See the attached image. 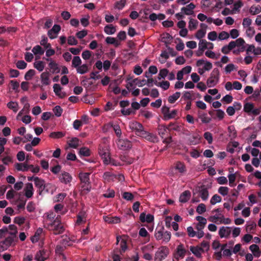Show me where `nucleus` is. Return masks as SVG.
I'll return each instance as SVG.
<instances>
[{
    "instance_id": "nucleus-1",
    "label": "nucleus",
    "mask_w": 261,
    "mask_h": 261,
    "mask_svg": "<svg viewBox=\"0 0 261 261\" xmlns=\"http://www.w3.org/2000/svg\"><path fill=\"white\" fill-rule=\"evenodd\" d=\"M34 184L35 187L38 189L37 193L39 195H41L45 192L48 193L49 192L48 189L51 187L50 184H45L44 180L38 177L34 178Z\"/></svg>"
},
{
    "instance_id": "nucleus-2",
    "label": "nucleus",
    "mask_w": 261,
    "mask_h": 261,
    "mask_svg": "<svg viewBox=\"0 0 261 261\" xmlns=\"http://www.w3.org/2000/svg\"><path fill=\"white\" fill-rule=\"evenodd\" d=\"M164 227H161L159 228H157L154 234L155 238L157 240H163L165 243L168 242L171 239V234L169 231H164Z\"/></svg>"
},
{
    "instance_id": "nucleus-3",
    "label": "nucleus",
    "mask_w": 261,
    "mask_h": 261,
    "mask_svg": "<svg viewBox=\"0 0 261 261\" xmlns=\"http://www.w3.org/2000/svg\"><path fill=\"white\" fill-rule=\"evenodd\" d=\"M17 241L18 238H14L11 236L7 237L0 242V252L7 250L11 246H14Z\"/></svg>"
},
{
    "instance_id": "nucleus-4",
    "label": "nucleus",
    "mask_w": 261,
    "mask_h": 261,
    "mask_svg": "<svg viewBox=\"0 0 261 261\" xmlns=\"http://www.w3.org/2000/svg\"><path fill=\"white\" fill-rule=\"evenodd\" d=\"M220 77V72L218 68L213 69L211 73L210 77L207 80V85L208 87L215 86L219 82Z\"/></svg>"
},
{
    "instance_id": "nucleus-5",
    "label": "nucleus",
    "mask_w": 261,
    "mask_h": 261,
    "mask_svg": "<svg viewBox=\"0 0 261 261\" xmlns=\"http://www.w3.org/2000/svg\"><path fill=\"white\" fill-rule=\"evenodd\" d=\"M98 153L103 160V162L106 165L110 163V153L107 147L105 145H100L98 147Z\"/></svg>"
},
{
    "instance_id": "nucleus-6",
    "label": "nucleus",
    "mask_w": 261,
    "mask_h": 261,
    "mask_svg": "<svg viewBox=\"0 0 261 261\" xmlns=\"http://www.w3.org/2000/svg\"><path fill=\"white\" fill-rule=\"evenodd\" d=\"M47 228L49 231H53L55 235L61 234L65 230V228L62 223H50L48 224Z\"/></svg>"
},
{
    "instance_id": "nucleus-7",
    "label": "nucleus",
    "mask_w": 261,
    "mask_h": 261,
    "mask_svg": "<svg viewBox=\"0 0 261 261\" xmlns=\"http://www.w3.org/2000/svg\"><path fill=\"white\" fill-rule=\"evenodd\" d=\"M244 111L248 115L252 114L254 116L258 115L260 113V108H254L252 103L246 102L244 106Z\"/></svg>"
},
{
    "instance_id": "nucleus-8",
    "label": "nucleus",
    "mask_w": 261,
    "mask_h": 261,
    "mask_svg": "<svg viewBox=\"0 0 261 261\" xmlns=\"http://www.w3.org/2000/svg\"><path fill=\"white\" fill-rule=\"evenodd\" d=\"M169 252L168 248L165 246L161 247L160 250L155 254L154 261H162L167 257Z\"/></svg>"
},
{
    "instance_id": "nucleus-9",
    "label": "nucleus",
    "mask_w": 261,
    "mask_h": 261,
    "mask_svg": "<svg viewBox=\"0 0 261 261\" xmlns=\"http://www.w3.org/2000/svg\"><path fill=\"white\" fill-rule=\"evenodd\" d=\"M130 128L136 132V135L140 136L145 130L142 124L137 121L133 122L129 124Z\"/></svg>"
},
{
    "instance_id": "nucleus-10",
    "label": "nucleus",
    "mask_w": 261,
    "mask_h": 261,
    "mask_svg": "<svg viewBox=\"0 0 261 261\" xmlns=\"http://www.w3.org/2000/svg\"><path fill=\"white\" fill-rule=\"evenodd\" d=\"M117 144L118 147L123 150H128L132 147V142L127 139H119Z\"/></svg>"
},
{
    "instance_id": "nucleus-11",
    "label": "nucleus",
    "mask_w": 261,
    "mask_h": 261,
    "mask_svg": "<svg viewBox=\"0 0 261 261\" xmlns=\"http://www.w3.org/2000/svg\"><path fill=\"white\" fill-rule=\"evenodd\" d=\"M140 137H141L145 139L146 140L152 143H156L159 141L158 138L155 135L150 133L146 130H144Z\"/></svg>"
},
{
    "instance_id": "nucleus-12",
    "label": "nucleus",
    "mask_w": 261,
    "mask_h": 261,
    "mask_svg": "<svg viewBox=\"0 0 261 261\" xmlns=\"http://www.w3.org/2000/svg\"><path fill=\"white\" fill-rule=\"evenodd\" d=\"M111 127L113 128L116 136L118 137H120L121 135V130L118 125L114 124L113 123L110 122L104 125L103 128L107 131L109 128Z\"/></svg>"
},
{
    "instance_id": "nucleus-13",
    "label": "nucleus",
    "mask_w": 261,
    "mask_h": 261,
    "mask_svg": "<svg viewBox=\"0 0 261 261\" xmlns=\"http://www.w3.org/2000/svg\"><path fill=\"white\" fill-rule=\"evenodd\" d=\"M60 25L58 24H55L52 29L48 31L47 35L50 39H55L57 37V34L60 31Z\"/></svg>"
},
{
    "instance_id": "nucleus-14",
    "label": "nucleus",
    "mask_w": 261,
    "mask_h": 261,
    "mask_svg": "<svg viewBox=\"0 0 261 261\" xmlns=\"http://www.w3.org/2000/svg\"><path fill=\"white\" fill-rule=\"evenodd\" d=\"M231 228L230 227H221L219 230V234L221 238H228L231 232Z\"/></svg>"
},
{
    "instance_id": "nucleus-15",
    "label": "nucleus",
    "mask_w": 261,
    "mask_h": 261,
    "mask_svg": "<svg viewBox=\"0 0 261 261\" xmlns=\"http://www.w3.org/2000/svg\"><path fill=\"white\" fill-rule=\"evenodd\" d=\"M60 181L65 184H67L71 182L72 176L68 172L64 171L59 177Z\"/></svg>"
},
{
    "instance_id": "nucleus-16",
    "label": "nucleus",
    "mask_w": 261,
    "mask_h": 261,
    "mask_svg": "<svg viewBox=\"0 0 261 261\" xmlns=\"http://www.w3.org/2000/svg\"><path fill=\"white\" fill-rule=\"evenodd\" d=\"M48 256L47 252L44 249L40 250L35 255V259L37 261H44Z\"/></svg>"
},
{
    "instance_id": "nucleus-17",
    "label": "nucleus",
    "mask_w": 261,
    "mask_h": 261,
    "mask_svg": "<svg viewBox=\"0 0 261 261\" xmlns=\"http://www.w3.org/2000/svg\"><path fill=\"white\" fill-rule=\"evenodd\" d=\"M24 190L25 192V196L28 198H30L33 196L34 194V189L33 184L32 183H27L25 185V187Z\"/></svg>"
},
{
    "instance_id": "nucleus-18",
    "label": "nucleus",
    "mask_w": 261,
    "mask_h": 261,
    "mask_svg": "<svg viewBox=\"0 0 261 261\" xmlns=\"http://www.w3.org/2000/svg\"><path fill=\"white\" fill-rule=\"evenodd\" d=\"M140 220L141 222L144 223L147 222V223H151L154 220V216L151 214H147V215L145 213H142L140 215Z\"/></svg>"
},
{
    "instance_id": "nucleus-19",
    "label": "nucleus",
    "mask_w": 261,
    "mask_h": 261,
    "mask_svg": "<svg viewBox=\"0 0 261 261\" xmlns=\"http://www.w3.org/2000/svg\"><path fill=\"white\" fill-rule=\"evenodd\" d=\"M195 8V5L191 3L188 5L186 7H182L181 9V12H183L186 15H190L193 14V10Z\"/></svg>"
},
{
    "instance_id": "nucleus-20",
    "label": "nucleus",
    "mask_w": 261,
    "mask_h": 261,
    "mask_svg": "<svg viewBox=\"0 0 261 261\" xmlns=\"http://www.w3.org/2000/svg\"><path fill=\"white\" fill-rule=\"evenodd\" d=\"M198 192L200 194V197L203 200L207 199L208 197V192L204 186L198 187Z\"/></svg>"
},
{
    "instance_id": "nucleus-21",
    "label": "nucleus",
    "mask_w": 261,
    "mask_h": 261,
    "mask_svg": "<svg viewBox=\"0 0 261 261\" xmlns=\"http://www.w3.org/2000/svg\"><path fill=\"white\" fill-rule=\"evenodd\" d=\"M90 174L88 172L80 173L79 174V178L82 184H90Z\"/></svg>"
},
{
    "instance_id": "nucleus-22",
    "label": "nucleus",
    "mask_w": 261,
    "mask_h": 261,
    "mask_svg": "<svg viewBox=\"0 0 261 261\" xmlns=\"http://www.w3.org/2000/svg\"><path fill=\"white\" fill-rule=\"evenodd\" d=\"M105 222L110 224H117L120 222V218L118 217L103 216Z\"/></svg>"
},
{
    "instance_id": "nucleus-23",
    "label": "nucleus",
    "mask_w": 261,
    "mask_h": 261,
    "mask_svg": "<svg viewBox=\"0 0 261 261\" xmlns=\"http://www.w3.org/2000/svg\"><path fill=\"white\" fill-rule=\"evenodd\" d=\"M191 192L188 191H184L180 195L179 198V200L181 203L187 202L190 198Z\"/></svg>"
},
{
    "instance_id": "nucleus-24",
    "label": "nucleus",
    "mask_w": 261,
    "mask_h": 261,
    "mask_svg": "<svg viewBox=\"0 0 261 261\" xmlns=\"http://www.w3.org/2000/svg\"><path fill=\"white\" fill-rule=\"evenodd\" d=\"M49 73L48 71H45L41 73L40 78L42 83L44 85H48L50 84L49 80Z\"/></svg>"
},
{
    "instance_id": "nucleus-25",
    "label": "nucleus",
    "mask_w": 261,
    "mask_h": 261,
    "mask_svg": "<svg viewBox=\"0 0 261 261\" xmlns=\"http://www.w3.org/2000/svg\"><path fill=\"white\" fill-rule=\"evenodd\" d=\"M249 249L253 253L255 257H258L261 254V251L259 247L256 244H252L250 246Z\"/></svg>"
},
{
    "instance_id": "nucleus-26",
    "label": "nucleus",
    "mask_w": 261,
    "mask_h": 261,
    "mask_svg": "<svg viewBox=\"0 0 261 261\" xmlns=\"http://www.w3.org/2000/svg\"><path fill=\"white\" fill-rule=\"evenodd\" d=\"M198 118L201 119L203 123H208L212 120L211 118L207 117L206 113L200 112L198 113Z\"/></svg>"
},
{
    "instance_id": "nucleus-27",
    "label": "nucleus",
    "mask_w": 261,
    "mask_h": 261,
    "mask_svg": "<svg viewBox=\"0 0 261 261\" xmlns=\"http://www.w3.org/2000/svg\"><path fill=\"white\" fill-rule=\"evenodd\" d=\"M48 66L52 70L53 73H59L60 69L58 64L54 61H51L48 64Z\"/></svg>"
},
{
    "instance_id": "nucleus-28",
    "label": "nucleus",
    "mask_w": 261,
    "mask_h": 261,
    "mask_svg": "<svg viewBox=\"0 0 261 261\" xmlns=\"http://www.w3.org/2000/svg\"><path fill=\"white\" fill-rule=\"evenodd\" d=\"M176 170H178V172L181 174L184 173L186 171V167L184 163L181 162H177L175 166Z\"/></svg>"
},
{
    "instance_id": "nucleus-29",
    "label": "nucleus",
    "mask_w": 261,
    "mask_h": 261,
    "mask_svg": "<svg viewBox=\"0 0 261 261\" xmlns=\"http://www.w3.org/2000/svg\"><path fill=\"white\" fill-rule=\"evenodd\" d=\"M104 31L108 35H112L116 32V29L112 24H108L105 27Z\"/></svg>"
},
{
    "instance_id": "nucleus-30",
    "label": "nucleus",
    "mask_w": 261,
    "mask_h": 261,
    "mask_svg": "<svg viewBox=\"0 0 261 261\" xmlns=\"http://www.w3.org/2000/svg\"><path fill=\"white\" fill-rule=\"evenodd\" d=\"M29 165L26 163H16L15 168L18 171H28L29 170Z\"/></svg>"
},
{
    "instance_id": "nucleus-31",
    "label": "nucleus",
    "mask_w": 261,
    "mask_h": 261,
    "mask_svg": "<svg viewBox=\"0 0 261 261\" xmlns=\"http://www.w3.org/2000/svg\"><path fill=\"white\" fill-rule=\"evenodd\" d=\"M176 255L179 257L183 258L186 252V250L184 248L183 245H179L176 249Z\"/></svg>"
},
{
    "instance_id": "nucleus-32",
    "label": "nucleus",
    "mask_w": 261,
    "mask_h": 261,
    "mask_svg": "<svg viewBox=\"0 0 261 261\" xmlns=\"http://www.w3.org/2000/svg\"><path fill=\"white\" fill-rule=\"evenodd\" d=\"M62 240L61 241V244L64 246H70L72 245V240L67 236H63L62 237Z\"/></svg>"
},
{
    "instance_id": "nucleus-33",
    "label": "nucleus",
    "mask_w": 261,
    "mask_h": 261,
    "mask_svg": "<svg viewBox=\"0 0 261 261\" xmlns=\"http://www.w3.org/2000/svg\"><path fill=\"white\" fill-rule=\"evenodd\" d=\"M7 107L13 110L14 113H16L18 110V103L16 101H11L7 103Z\"/></svg>"
},
{
    "instance_id": "nucleus-34",
    "label": "nucleus",
    "mask_w": 261,
    "mask_h": 261,
    "mask_svg": "<svg viewBox=\"0 0 261 261\" xmlns=\"http://www.w3.org/2000/svg\"><path fill=\"white\" fill-rule=\"evenodd\" d=\"M91 189V186L90 184H83L81 190V194L82 195H86L90 191Z\"/></svg>"
},
{
    "instance_id": "nucleus-35",
    "label": "nucleus",
    "mask_w": 261,
    "mask_h": 261,
    "mask_svg": "<svg viewBox=\"0 0 261 261\" xmlns=\"http://www.w3.org/2000/svg\"><path fill=\"white\" fill-rule=\"evenodd\" d=\"M9 228L11 230L9 232L10 235V236L14 238H17L16 236V234L17 233V227L14 224H11L9 226Z\"/></svg>"
},
{
    "instance_id": "nucleus-36",
    "label": "nucleus",
    "mask_w": 261,
    "mask_h": 261,
    "mask_svg": "<svg viewBox=\"0 0 261 261\" xmlns=\"http://www.w3.org/2000/svg\"><path fill=\"white\" fill-rule=\"evenodd\" d=\"M32 51L35 55H42L44 53V50L39 45L35 46Z\"/></svg>"
},
{
    "instance_id": "nucleus-37",
    "label": "nucleus",
    "mask_w": 261,
    "mask_h": 261,
    "mask_svg": "<svg viewBox=\"0 0 261 261\" xmlns=\"http://www.w3.org/2000/svg\"><path fill=\"white\" fill-rule=\"evenodd\" d=\"M233 43H229V44L227 45H224L221 49V51L224 54H228L230 50H231L234 48L233 47Z\"/></svg>"
},
{
    "instance_id": "nucleus-38",
    "label": "nucleus",
    "mask_w": 261,
    "mask_h": 261,
    "mask_svg": "<svg viewBox=\"0 0 261 261\" xmlns=\"http://www.w3.org/2000/svg\"><path fill=\"white\" fill-rule=\"evenodd\" d=\"M154 84L158 87H162L165 90H167L170 86V83L167 81H163L161 83H158L155 81Z\"/></svg>"
},
{
    "instance_id": "nucleus-39",
    "label": "nucleus",
    "mask_w": 261,
    "mask_h": 261,
    "mask_svg": "<svg viewBox=\"0 0 261 261\" xmlns=\"http://www.w3.org/2000/svg\"><path fill=\"white\" fill-rule=\"evenodd\" d=\"M180 96V93L179 92H176L174 93L173 95L170 96L168 97V100L169 103H173L175 102V101L179 98Z\"/></svg>"
},
{
    "instance_id": "nucleus-40",
    "label": "nucleus",
    "mask_w": 261,
    "mask_h": 261,
    "mask_svg": "<svg viewBox=\"0 0 261 261\" xmlns=\"http://www.w3.org/2000/svg\"><path fill=\"white\" fill-rule=\"evenodd\" d=\"M249 12L253 15H256L261 12V7L259 5L252 6L250 8Z\"/></svg>"
},
{
    "instance_id": "nucleus-41",
    "label": "nucleus",
    "mask_w": 261,
    "mask_h": 261,
    "mask_svg": "<svg viewBox=\"0 0 261 261\" xmlns=\"http://www.w3.org/2000/svg\"><path fill=\"white\" fill-rule=\"evenodd\" d=\"M190 251L197 257H200L201 256L200 252L201 250L199 247L191 246Z\"/></svg>"
},
{
    "instance_id": "nucleus-42",
    "label": "nucleus",
    "mask_w": 261,
    "mask_h": 261,
    "mask_svg": "<svg viewBox=\"0 0 261 261\" xmlns=\"http://www.w3.org/2000/svg\"><path fill=\"white\" fill-rule=\"evenodd\" d=\"M82 64V60L79 56H74L72 61V66L77 68Z\"/></svg>"
},
{
    "instance_id": "nucleus-43",
    "label": "nucleus",
    "mask_w": 261,
    "mask_h": 261,
    "mask_svg": "<svg viewBox=\"0 0 261 261\" xmlns=\"http://www.w3.org/2000/svg\"><path fill=\"white\" fill-rule=\"evenodd\" d=\"M230 43H233V47L234 48L236 46L239 47L245 44V40L242 38H239L235 41H231Z\"/></svg>"
},
{
    "instance_id": "nucleus-44",
    "label": "nucleus",
    "mask_w": 261,
    "mask_h": 261,
    "mask_svg": "<svg viewBox=\"0 0 261 261\" xmlns=\"http://www.w3.org/2000/svg\"><path fill=\"white\" fill-rule=\"evenodd\" d=\"M198 21L196 19L191 18L189 22V29L190 31H192L197 28Z\"/></svg>"
},
{
    "instance_id": "nucleus-45",
    "label": "nucleus",
    "mask_w": 261,
    "mask_h": 261,
    "mask_svg": "<svg viewBox=\"0 0 261 261\" xmlns=\"http://www.w3.org/2000/svg\"><path fill=\"white\" fill-rule=\"evenodd\" d=\"M77 72L80 74H84L88 71V67L87 64H83L81 66H79L76 68Z\"/></svg>"
},
{
    "instance_id": "nucleus-46",
    "label": "nucleus",
    "mask_w": 261,
    "mask_h": 261,
    "mask_svg": "<svg viewBox=\"0 0 261 261\" xmlns=\"http://www.w3.org/2000/svg\"><path fill=\"white\" fill-rule=\"evenodd\" d=\"M121 160L125 163L126 164H131L134 162V159L126 155H121L120 156Z\"/></svg>"
},
{
    "instance_id": "nucleus-47",
    "label": "nucleus",
    "mask_w": 261,
    "mask_h": 261,
    "mask_svg": "<svg viewBox=\"0 0 261 261\" xmlns=\"http://www.w3.org/2000/svg\"><path fill=\"white\" fill-rule=\"evenodd\" d=\"M34 67L39 71L41 72L43 71L44 68V63L41 61L35 62L34 63Z\"/></svg>"
},
{
    "instance_id": "nucleus-48",
    "label": "nucleus",
    "mask_w": 261,
    "mask_h": 261,
    "mask_svg": "<svg viewBox=\"0 0 261 261\" xmlns=\"http://www.w3.org/2000/svg\"><path fill=\"white\" fill-rule=\"evenodd\" d=\"M167 129H168V127L165 125H160L158 126V132L159 135L163 138L164 136L167 132Z\"/></svg>"
},
{
    "instance_id": "nucleus-49",
    "label": "nucleus",
    "mask_w": 261,
    "mask_h": 261,
    "mask_svg": "<svg viewBox=\"0 0 261 261\" xmlns=\"http://www.w3.org/2000/svg\"><path fill=\"white\" fill-rule=\"evenodd\" d=\"M69 146L73 148H77L79 146V139L77 138H73L69 143Z\"/></svg>"
},
{
    "instance_id": "nucleus-50",
    "label": "nucleus",
    "mask_w": 261,
    "mask_h": 261,
    "mask_svg": "<svg viewBox=\"0 0 261 261\" xmlns=\"http://www.w3.org/2000/svg\"><path fill=\"white\" fill-rule=\"evenodd\" d=\"M79 154L84 156H89L90 155V150L87 147H82L79 150Z\"/></svg>"
},
{
    "instance_id": "nucleus-51",
    "label": "nucleus",
    "mask_w": 261,
    "mask_h": 261,
    "mask_svg": "<svg viewBox=\"0 0 261 261\" xmlns=\"http://www.w3.org/2000/svg\"><path fill=\"white\" fill-rule=\"evenodd\" d=\"M198 45L199 49L201 50V51H204V50L207 48V42L204 39L200 40Z\"/></svg>"
},
{
    "instance_id": "nucleus-52",
    "label": "nucleus",
    "mask_w": 261,
    "mask_h": 261,
    "mask_svg": "<svg viewBox=\"0 0 261 261\" xmlns=\"http://www.w3.org/2000/svg\"><path fill=\"white\" fill-rule=\"evenodd\" d=\"M35 70L34 69H30L26 72L24 75V79L27 81H29L32 79V77L35 74Z\"/></svg>"
},
{
    "instance_id": "nucleus-53",
    "label": "nucleus",
    "mask_w": 261,
    "mask_h": 261,
    "mask_svg": "<svg viewBox=\"0 0 261 261\" xmlns=\"http://www.w3.org/2000/svg\"><path fill=\"white\" fill-rule=\"evenodd\" d=\"M65 135L64 134H63L61 132H52L49 135V137L54 138V139H58L61 138L63 137H64Z\"/></svg>"
},
{
    "instance_id": "nucleus-54",
    "label": "nucleus",
    "mask_w": 261,
    "mask_h": 261,
    "mask_svg": "<svg viewBox=\"0 0 261 261\" xmlns=\"http://www.w3.org/2000/svg\"><path fill=\"white\" fill-rule=\"evenodd\" d=\"M206 34V30L200 29L195 34V37L198 39L202 40Z\"/></svg>"
},
{
    "instance_id": "nucleus-55",
    "label": "nucleus",
    "mask_w": 261,
    "mask_h": 261,
    "mask_svg": "<svg viewBox=\"0 0 261 261\" xmlns=\"http://www.w3.org/2000/svg\"><path fill=\"white\" fill-rule=\"evenodd\" d=\"M203 137L207 141L208 144H211L212 143L213 138L212 134L210 132H205L203 134Z\"/></svg>"
},
{
    "instance_id": "nucleus-56",
    "label": "nucleus",
    "mask_w": 261,
    "mask_h": 261,
    "mask_svg": "<svg viewBox=\"0 0 261 261\" xmlns=\"http://www.w3.org/2000/svg\"><path fill=\"white\" fill-rule=\"evenodd\" d=\"M221 200H222V198L219 195H218L217 194H215L212 197V198L210 200V202H211V204L214 205L216 203L221 202Z\"/></svg>"
},
{
    "instance_id": "nucleus-57",
    "label": "nucleus",
    "mask_w": 261,
    "mask_h": 261,
    "mask_svg": "<svg viewBox=\"0 0 261 261\" xmlns=\"http://www.w3.org/2000/svg\"><path fill=\"white\" fill-rule=\"evenodd\" d=\"M103 178L108 181H110L113 177H115V175L110 172H105L102 176Z\"/></svg>"
},
{
    "instance_id": "nucleus-58",
    "label": "nucleus",
    "mask_w": 261,
    "mask_h": 261,
    "mask_svg": "<svg viewBox=\"0 0 261 261\" xmlns=\"http://www.w3.org/2000/svg\"><path fill=\"white\" fill-rule=\"evenodd\" d=\"M168 72V70L166 68L161 69L159 74L158 79L160 80L162 78L165 79L167 75Z\"/></svg>"
},
{
    "instance_id": "nucleus-59",
    "label": "nucleus",
    "mask_w": 261,
    "mask_h": 261,
    "mask_svg": "<svg viewBox=\"0 0 261 261\" xmlns=\"http://www.w3.org/2000/svg\"><path fill=\"white\" fill-rule=\"evenodd\" d=\"M53 111L55 113V115L57 117H60L61 116L62 113L63 112V109L59 106H56L53 109Z\"/></svg>"
},
{
    "instance_id": "nucleus-60",
    "label": "nucleus",
    "mask_w": 261,
    "mask_h": 261,
    "mask_svg": "<svg viewBox=\"0 0 261 261\" xmlns=\"http://www.w3.org/2000/svg\"><path fill=\"white\" fill-rule=\"evenodd\" d=\"M206 211V207L204 204L200 203L199 204L196 208V212L199 214H202Z\"/></svg>"
},
{
    "instance_id": "nucleus-61",
    "label": "nucleus",
    "mask_w": 261,
    "mask_h": 261,
    "mask_svg": "<svg viewBox=\"0 0 261 261\" xmlns=\"http://www.w3.org/2000/svg\"><path fill=\"white\" fill-rule=\"evenodd\" d=\"M16 65L17 68L24 69L26 68L27 64L23 60H19L17 62Z\"/></svg>"
},
{
    "instance_id": "nucleus-62",
    "label": "nucleus",
    "mask_w": 261,
    "mask_h": 261,
    "mask_svg": "<svg viewBox=\"0 0 261 261\" xmlns=\"http://www.w3.org/2000/svg\"><path fill=\"white\" fill-rule=\"evenodd\" d=\"M67 42L70 45H75L78 43L77 40L73 36H70L68 38Z\"/></svg>"
},
{
    "instance_id": "nucleus-63",
    "label": "nucleus",
    "mask_w": 261,
    "mask_h": 261,
    "mask_svg": "<svg viewBox=\"0 0 261 261\" xmlns=\"http://www.w3.org/2000/svg\"><path fill=\"white\" fill-rule=\"evenodd\" d=\"M173 39V37L168 33H166L164 35V36L162 38V41L164 42L165 44L169 43V42L171 41Z\"/></svg>"
},
{
    "instance_id": "nucleus-64",
    "label": "nucleus",
    "mask_w": 261,
    "mask_h": 261,
    "mask_svg": "<svg viewBox=\"0 0 261 261\" xmlns=\"http://www.w3.org/2000/svg\"><path fill=\"white\" fill-rule=\"evenodd\" d=\"M229 189L226 187H220L218 189V192L223 196L228 194Z\"/></svg>"
}]
</instances>
